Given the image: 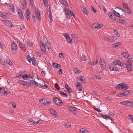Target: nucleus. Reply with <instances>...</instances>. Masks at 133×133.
<instances>
[{"label":"nucleus","instance_id":"nucleus-61","mask_svg":"<svg viewBox=\"0 0 133 133\" xmlns=\"http://www.w3.org/2000/svg\"><path fill=\"white\" fill-rule=\"evenodd\" d=\"M6 63L7 64H9L10 65H12V62L9 60L6 61Z\"/></svg>","mask_w":133,"mask_h":133},{"label":"nucleus","instance_id":"nucleus-32","mask_svg":"<svg viewBox=\"0 0 133 133\" xmlns=\"http://www.w3.org/2000/svg\"><path fill=\"white\" fill-rule=\"evenodd\" d=\"M71 10L69 9L68 8H66L64 9V11L65 12V15L69 14L70 13Z\"/></svg>","mask_w":133,"mask_h":133},{"label":"nucleus","instance_id":"nucleus-24","mask_svg":"<svg viewBox=\"0 0 133 133\" xmlns=\"http://www.w3.org/2000/svg\"><path fill=\"white\" fill-rule=\"evenodd\" d=\"M121 43L120 42H118L114 43L113 44V46L115 48H116L121 45Z\"/></svg>","mask_w":133,"mask_h":133},{"label":"nucleus","instance_id":"nucleus-15","mask_svg":"<svg viewBox=\"0 0 133 133\" xmlns=\"http://www.w3.org/2000/svg\"><path fill=\"white\" fill-rule=\"evenodd\" d=\"M92 26L94 28L98 29L102 27L99 24L96 23L93 24Z\"/></svg>","mask_w":133,"mask_h":133},{"label":"nucleus","instance_id":"nucleus-25","mask_svg":"<svg viewBox=\"0 0 133 133\" xmlns=\"http://www.w3.org/2000/svg\"><path fill=\"white\" fill-rule=\"evenodd\" d=\"M118 22L119 23H121L123 25L125 24V23L126 22V21L125 20L122 18H120L119 19Z\"/></svg>","mask_w":133,"mask_h":133},{"label":"nucleus","instance_id":"nucleus-33","mask_svg":"<svg viewBox=\"0 0 133 133\" xmlns=\"http://www.w3.org/2000/svg\"><path fill=\"white\" fill-rule=\"evenodd\" d=\"M112 12L115 15H116L117 16L120 17H122L120 16L119 14V13L117 12L115 10H113Z\"/></svg>","mask_w":133,"mask_h":133},{"label":"nucleus","instance_id":"nucleus-18","mask_svg":"<svg viewBox=\"0 0 133 133\" xmlns=\"http://www.w3.org/2000/svg\"><path fill=\"white\" fill-rule=\"evenodd\" d=\"M20 10L19 12H18V14L19 17L23 20L24 19V17L23 15V14L22 11L20 9Z\"/></svg>","mask_w":133,"mask_h":133},{"label":"nucleus","instance_id":"nucleus-14","mask_svg":"<svg viewBox=\"0 0 133 133\" xmlns=\"http://www.w3.org/2000/svg\"><path fill=\"white\" fill-rule=\"evenodd\" d=\"M30 13L29 10L28 9H27L26 12V18L27 20L28 21L29 18H30Z\"/></svg>","mask_w":133,"mask_h":133},{"label":"nucleus","instance_id":"nucleus-58","mask_svg":"<svg viewBox=\"0 0 133 133\" xmlns=\"http://www.w3.org/2000/svg\"><path fill=\"white\" fill-rule=\"evenodd\" d=\"M66 39L68 42H69V43H71L72 39H71L70 37H69L68 38V39Z\"/></svg>","mask_w":133,"mask_h":133},{"label":"nucleus","instance_id":"nucleus-31","mask_svg":"<svg viewBox=\"0 0 133 133\" xmlns=\"http://www.w3.org/2000/svg\"><path fill=\"white\" fill-rule=\"evenodd\" d=\"M44 104L48 106L50 105L51 103V102L50 101H48L46 99H44V101L43 102Z\"/></svg>","mask_w":133,"mask_h":133},{"label":"nucleus","instance_id":"nucleus-41","mask_svg":"<svg viewBox=\"0 0 133 133\" xmlns=\"http://www.w3.org/2000/svg\"><path fill=\"white\" fill-rule=\"evenodd\" d=\"M118 65L123 67H125L126 64H125L124 62H121Z\"/></svg>","mask_w":133,"mask_h":133},{"label":"nucleus","instance_id":"nucleus-62","mask_svg":"<svg viewBox=\"0 0 133 133\" xmlns=\"http://www.w3.org/2000/svg\"><path fill=\"white\" fill-rule=\"evenodd\" d=\"M32 76H33V75H32L31 76H30V75H29V81H32V79H33V77Z\"/></svg>","mask_w":133,"mask_h":133},{"label":"nucleus","instance_id":"nucleus-51","mask_svg":"<svg viewBox=\"0 0 133 133\" xmlns=\"http://www.w3.org/2000/svg\"><path fill=\"white\" fill-rule=\"evenodd\" d=\"M93 108L95 110L97 111L98 112H101V111L99 109H98V108H96V107L94 106H93Z\"/></svg>","mask_w":133,"mask_h":133},{"label":"nucleus","instance_id":"nucleus-13","mask_svg":"<svg viewBox=\"0 0 133 133\" xmlns=\"http://www.w3.org/2000/svg\"><path fill=\"white\" fill-rule=\"evenodd\" d=\"M133 91L131 90H126L124 91L125 96L131 95Z\"/></svg>","mask_w":133,"mask_h":133},{"label":"nucleus","instance_id":"nucleus-48","mask_svg":"<svg viewBox=\"0 0 133 133\" xmlns=\"http://www.w3.org/2000/svg\"><path fill=\"white\" fill-rule=\"evenodd\" d=\"M55 87L57 90H59L60 89V87H59L57 83H56L55 85Z\"/></svg>","mask_w":133,"mask_h":133},{"label":"nucleus","instance_id":"nucleus-60","mask_svg":"<svg viewBox=\"0 0 133 133\" xmlns=\"http://www.w3.org/2000/svg\"><path fill=\"white\" fill-rule=\"evenodd\" d=\"M116 96L117 97H123V95L122 94V93H120L119 94H117Z\"/></svg>","mask_w":133,"mask_h":133},{"label":"nucleus","instance_id":"nucleus-46","mask_svg":"<svg viewBox=\"0 0 133 133\" xmlns=\"http://www.w3.org/2000/svg\"><path fill=\"white\" fill-rule=\"evenodd\" d=\"M114 33L117 36L119 37L120 35L117 31H116L115 29H114Z\"/></svg>","mask_w":133,"mask_h":133},{"label":"nucleus","instance_id":"nucleus-53","mask_svg":"<svg viewBox=\"0 0 133 133\" xmlns=\"http://www.w3.org/2000/svg\"><path fill=\"white\" fill-rule=\"evenodd\" d=\"M71 125V124L70 123H68L66 124L65 126L67 128H69L70 127Z\"/></svg>","mask_w":133,"mask_h":133},{"label":"nucleus","instance_id":"nucleus-59","mask_svg":"<svg viewBox=\"0 0 133 133\" xmlns=\"http://www.w3.org/2000/svg\"><path fill=\"white\" fill-rule=\"evenodd\" d=\"M36 60L35 57H34V65L36 66L37 65Z\"/></svg>","mask_w":133,"mask_h":133},{"label":"nucleus","instance_id":"nucleus-17","mask_svg":"<svg viewBox=\"0 0 133 133\" xmlns=\"http://www.w3.org/2000/svg\"><path fill=\"white\" fill-rule=\"evenodd\" d=\"M18 82L19 84L23 85L26 86L28 85V83L26 81H24L22 80H19L18 81Z\"/></svg>","mask_w":133,"mask_h":133},{"label":"nucleus","instance_id":"nucleus-1","mask_svg":"<svg viewBox=\"0 0 133 133\" xmlns=\"http://www.w3.org/2000/svg\"><path fill=\"white\" fill-rule=\"evenodd\" d=\"M35 16L34 15V19H36V17L38 21H41V11H39L38 8H36L35 9Z\"/></svg>","mask_w":133,"mask_h":133},{"label":"nucleus","instance_id":"nucleus-36","mask_svg":"<svg viewBox=\"0 0 133 133\" xmlns=\"http://www.w3.org/2000/svg\"><path fill=\"white\" fill-rule=\"evenodd\" d=\"M87 130L84 128H81L80 129V132L82 133H86L87 131H86Z\"/></svg>","mask_w":133,"mask_h":133},{"label":"nucleus","instance_id":"nucleus-56","mask_svg":"<svg viewBox=\"0 0 133 133\" xmlns=\"http://www.w3.org/2000/svg\"><path fill=\"white\" fill-rule=\"evenodd\" d=\"M111 19L112 20L114 21H116V17L114 15L112 16V17H111Z\"/></svg>","mask_w":133,"mask_h":133},{"label":"nucleus","instance_id":"nucleus-2","mask_svg":"<svg viewBox=\"0 0 133 133\" xmlns=\"http://www.w3.org/2000/svg\"><path fill=\"white\" fill-rule=\"evenodd\" d=\"M128 86L124 83H121L117 85L116 88L118 89L121 90H125L128 88Z\"/></svg>","mask_w":133,"mask_h":133},{"label":"nucleus","instance_id":"nucleus-12","mask_svg":"<svg viewBox=\"0 0 133 133\" xmlns=\"http://www.w3.org/2000/svg\"><path fill=\"white\" fill-rule=\"evenodd\" d=\"M60 2L63 5L68 7V5L66 1L65 0H59Z\"/></svg>","mask_w":133,"mask_h":133},{"label":"nucleus","instance_id":"nucleus-34","mask_svg":"<svg viewBox=\"0 0 133 133\" xmlns=\"http://www.w3.org/2000/svg\"><path fill=\"white\" fill-rule=\"evenodd\" d=\"M127 105L133 106V102L130 101H127Z\"/></svg>","mask_w":133,"mask_h":133},{"label":"nucleus","instance_id":"nucleus-5","mask_svg":"<svg viewBox=\"0 0 133 133\" xmlns=\"http://www.w3.org/2000/svg\"><path fill=\"white\" fill-rule=\"evenodd\" d=\"M99 63L101 67L104 68L105 64L104 59L102 58H100Z\"/></svg>","mask_w":133,"mask_h":133},{"label":"nucleus","instance_id":"nucleus-43","mask_svg":"<svg viewBox=\"0 0 133 133\" xmlns=\"http://www.w3.org/2000/svg\"><path fill=\"white\" fill-rule=\"evenodd\" d=\"M63 36L66 39H67L69 37V34L67 33H65L63 34Z\"/></svg>","mask_w":133,"mask_h":133},{"label":"nucleus","instance_id":"nucleus-38","mask_svg":"<svg viewBox=\"0 0 133 133\" xmlns=\"http://www.w3.org/2000/svg\"><path fill=\"white\" fill-rule=\"evenodd\" d=\"M24 80H26L28 78L29 76L26 74H24L22 76Z\"/></svg>","mask_w":133,"mask_h":133},{"label":"nucleus","instance_id":"nucleus-9","mask_svg":"<svg viewBox=\"0 0 133 133\" xmlns=\"http://www.w3.org/2000/svg\"><path fill=\"white\" fill-rule=\"evenodd\" d=\"M19 46L20 48L24 52L26 51V49L25 47V46L23 45L21 42H19Z\"/></svg>","mask_w":133,"mask_h":133},{"label":"nucleus","instance_id":"nucleus-7","mask_svg":"<svg viewBox=\"0 0 133 133\" xmlns=\"http://www.w3.org/2000/svg\"><path fill=\"white\" fill-rule=\"evenodd\" d=\"M17 45L15 42H13L11 44V49L12 51L17 50Z\"/></svg>","mask_w":133,"mask_h":133},{"label":"nucleus","instance_id":"nucleus-6","mask_svg":"<svg viewBox=\"0 0 133 133\" xmlns=\"http://www.w3.org/2000/svg\"><path fill=\"white\" fill-rule=\"evenodd\" d=\"M41 50L43 54L44 55H47V52L46 51V49L45 45H40Z\"/></svg>","mask_w":133,"mask_h":133},{"label":"nucleus","instance_id":"nucleus-57","mask_svg":"<svg viewBox=\"0 0 133 133\" xmlns=\"http://www.w3.org/2000/svg\"><path fill=\"white\" fill-rule=\"evenodd\" d=\"M92 94L93 96L96 97L97 96L96 93L95 91H93L92 92Z\"/></svg>","mask_w":133,"mask_h":133},{"label":"nucleus","instance_id":"nucleus-54","mask_svg":"<svg viewBox=\"0 0 133 133\" xmlns=\"http://www.w3.org/2000/svg\"><path fill=\"white\" fill-rule=\"evenodd\" d=\"M121 104L124 105H127V101L122 102L121 103Z\"/></svg>","mask_w":133,"mask_h":133},{"label":"nucleus","instance_id":"nucleus-42","mask_svg":"<svg viewBox=\"0 0 133 133\" xmlns=\"http://www.w3.org/2000/svg\"><path fill=\"white\" fill-rule=\"evenodd\" d=\"M120 62V61L119 60H118L117 61L115 60L113 62V63L115 65L118 64H118Z\"/></svg>","mask_w":133,"mask_h":133},{"label":"nucleus","instance_id":"nucleus-19","mask_svg":"<svg viewBox=\"0 0 133 133\" xmlns=\"http://www.w3.org/2000/svg\"><path fill=\"white\" fill-rule=\"evenodd\" d=\"M52 66L56 68H60L61 66V65L60 64L55 63H53Z\"/></svg>","mask_w":133,"mask_h":133},{"label":"nucleus","instance_id":"nucleus-40","mask_svg":"<svg viewBox=\"0 0 133 133\" xmlns=\"http://www.w3.org/2000/svg\"><path fill=\"white\" fill-rule=\"evenodd\" d=\"M125 11L126 12L129 14H131V12L130 10L129 7H128L126 9H125Z\"/></svg>","mask_w":133,"mask_h":133},{"label":"nucleus","instance_id":"nucleus-23","mask_svg":"<svg viewBox=\"0 0 133 133\" xmlns=\"http://www.w3.org/2000/svg\"><path fill=\"white\" fill-rule=\"evenodd\" d=\"M78 80H80L83 82H84L85 81L84 78L83 76H80L77 77Z\"/></svg>","mask_w":133,"mask_h":133},{"label":"nucleus","instance_id":"nucleus-55","mask_svg":"<svg viewBox=\"0 0 133 133\" xmlns=\"http://www.w3.org/2000/svg\"><path fill=\"white\" fill-rule=\"evenodd\" d=\"M75 73H80V71L79 70V69L77 68H76L75 69Z\"/></svg>","mask_w":133,"mask_h":133},{"label":"nucleus","instance_id":"nucleus-28","mask_svg":"<svg viewBox=\"0 0 133 133\" xmlns=\"http://www.w3.org/2000/svg\"><path fill=\"white\" fill-rule=\"evenodd\" d=\"M6 25V26H10L12 27V23L9 21H7L5 22Z\"/></svg>","mask_w":133,"mask_h":133},{"label":"nucleus","instance_id":"nucleus-26","mask_svg":"<svg viewBox=\"0 0 133 133\" xmlns=\"http://www.w3.org/2000/svg\"><path fill=\"white\" fill-rule=\"evenodd\" d=\"M68 110L72 112L76 111L77 110V108L75 107H70Z\"/></svg>","mask_w":133,"mask_h":133},{"label":"nucleus","instance_id":"nucleus-50","mask_svg":"<svg viewBox=\"0 0 133 133\" xmlns=\"http://www.w3.org/2000/svg\"><path fill=\"white\" fill-rule=\"evenodd\" d=\"M27 44L28 46H30L32 47L33 45V43L30 41L27 42Z\"/></svg>","mask_w":133,"mask_h":133},{"label":"nucleus","instance_id":"nucleus-8","mask_svg":"<svg viewBox=\"0 0 133 133\" xmlns=\"http://www.w3.org/2000/svg\"><path fill=\"white\" fill-rule=\"evenodd\" d=\"M43 3L45 7L47 8L48 11H49L50 10V8L49 5L48 4V2L47 0H43Z\"/></svg>","mask_w":133,"mask_h":133},{"label":"nucleus","instance_id":"nucleus-39","mask_svg":"<svg viewBox=\"0 0 133 133\" xmlns=\"http://www.w3.org/2000/svg\"><path fill=\"white\" fill-rule=\"evenodd\" d=\"M82 10L83 13H84L86 15L88 14V13L87 12V10L85 8H83L82 9Z\"/></svg>","mask_w":133,"mask_h":133},{"label":"nucleus","instance_id":"nucleus-22","mask_svg":"<svg viewBox=\"0 0 133 133\" xmlns=\"http://www.w3.org/2000/svg\"><path fill=\"white\" fill-rule=\"evenodd\" d=\"M10 5V6L8 7L9 9L12 12L14 11L15 9L14 5L12 4H11Z\"/></svg>","mask_w":133,"mask_h":133},{"label":"nucleus","instance_id":"nucleus-45","mask_svg":"<svg viewBox=\"0 0 133 133\" xmlns=\"http://www.w3.org/2000/svg\"><path fill=\"white\" fill-rule=\"evenodd\" d=\"M50 42V41H49V42H48V41L47 42H46L45 43L46 46L49 49L50 48V46L49 45V42Z\"/></svg>","mask_w":133,"mask_h":133},{"label":"nucleus","instance_id":"nucleus-35","mask_svg":"<svg viewBox=\"0 0 133 133\" xmlns=\"http://www.w3.org/2000/svg\"><path fill=\"white\" fill-rule=\"evenodd\" d=\"M43 122V121L41 119H39L37 122H34V124H42Z\"/></svg>","mask_w":133,"mask_h":133},{"label":"nucleus","instance_id":"nucleus-20","mask_svg":"<svg viewBox=\"0 0 133 133\" xmlns=\"http://www.w3.org/2000/svg\"><path fill=\"white\" fill-rule=\"evenodd\" d=\"M121 55L124 58H128V55H129V54L128 52H125L121 53Z\"/></svg>","mask_w":133,"mask_h":133},{"label":"nucleus","instance_id":"nucleus-16","mask_svg":"<svg viewBox=\"0 0 133 133\" xmlns=\"http://www.w3.org/2000/svg\"><path fill=\"white\" fill-rule=\"evenodd\" d=\"M49 112L54 116L57 117V115L56 111L54 109H51L50 110Z\"/></svg>","mask_w":133,"mask_h":133},{"label":"nucleus","instance_id":"nucleus-4","mask_svg":"<svg viewBox=\"0 0 133 133\" xmlns=\"http://www.w3.org/2000/svg\"><path fill=\"white\" fill-rule=\"evenodd\" d=\"M55 104L58 105H61L63 104L60 99L57 97L54 98L53 99Z\"/></svg>","mask_w":133,"mask_h":133},{"label":"nucleus","instance_id":"nucleus-64","mask_svg":"<svg viewBox=\"0 0 133 133\" xmlns=\"http://www.w3.org/2000/svg\"><path fill=\"white\" fill-rule=\"evenodd\" d=\"M108 16H109V17L111 18V17H112V16L114 15L111 13H109L108 14Z\"/></svg>","mask_w":133,"mask_h":133},{"label":"nucleus","instance_id":"nucleus-49","mask_svg":"<svg viewBox=\"0 0 133 133\" xmlns=\"http://www.w3.org/2000/svg\"><path fill=\"white\" fill-rule=\"evenodd\" d=\"M68 92L69 94L71 93V92L72 91V90L71 88H69L66 89Z\"/></svg>","mask_w":133,"mask_h":133},{"label":"nucleus","instance_id":"nucleus-63","mask_svg":"<svg viewBox=\"0 0 133 133\" xmlns=\"http://www.w3.org/2000/svg\"><path fill=\"white\" fill-rule=\"evenodd\" d=\"M49 17L50 20V22L51 23H52V16L49 15Z\"/></svg>","mask_w":133,"mask_h":133},{"label":"nucleus","instance_id":"nucleus-30","mask_svg":"<svg viewBox=\"0 0 133 133\" xmlns=\"http://www.w3.org/2000/svg\"><path fill=\"white\" fill-rule=\"evenodd\" d=\"M60 94L62 95L63 97H65L66 98H67L68 97V95L66 94L65 93L63 92V91H60Z\"/></svg>","mask_w":133,"mask_h":133},{"label":"nucleus","instance_id":"nucleus-29","mask_svg":"<svg viewBox=\"0 0 133 133\" xmlns=\"http://www.w3.org/2000/svg\"><path fill=\"white\" fill-rule=\"evenodd\" d=\"M126 66H132V63L131 60L130 59H128L126 64Z\"/></svg>","mask_w":133,"mask_h":133},{"label":"nucleus","instance_id":"nucleus-37","mask_svg":"<svg viewBox=\"0 0 133 133\" xmlns=\"http://www.w3.org/2000/svg\"><path fill=\"white\" fill-rule=\"evenodd\" d=\"M127 67V70L128 72H130L132 70V66H125Z\"/></svg>","mask_w":133,"mask_h":133},{"label":"nucleus","instance_id":"nucleus-3","mask_svg":"<svg viewBox=\"0 0 133 133\" xmlns=\"http://www.w3.org/2000/svg\"><path fill=\"white\" fill-rule=\"evenodd\" d=\"M110 115L109 114L107 116L106 114H105V115L103 114H101V116L104 119H109L111 121H112V118L111 117V116H113L114 114L112 113V112H110Z\"/></svg>","mask_w":133,"mask_h":133},{"label":"nucleus","instance_id":"nucleus-47","mask_svg":"<svg viewBox=\"0 0 133 133\" xmlns=\"http://www.w3.org/2000/svg\"><path fill=\"white\" fill-rule=\"evenodd\" d=\"M91 9L95 13H96L97 12L96 10H95V8L92 6H91Z\"/></svg>","mask_w":133,"mask_h":133},{"label":"nucleus","instance_id":"nucleus-21","mask_svg":"<svg viewBox=\"0 0 133 133\" xmlns=\"http://www.w3.org/2000/svg\"><path fill=\"white\" fill-rule=\"evenodd\" d=\"M26 59L29 62H31V61H32V63L33 64V59L32 60V58L30 57L29 55H27L26 56Z\"/></svg>","mask_w":133,"mask_h":133},{"label":"nucleus","instance_id":"nucleus-11","mask_svg":"<svg viewBox=\"0 0 133 133\" xmlns=\"http://www.w3.org/2000/svg\"><path fill=\"white\" fill-rule=\"evenodd\" d=\"M35 55L38 58L41 57V54L39 51L38 49L35 51Z\"/></svg>","mask_w":133,"mask_h":133},{"label":"nucleus","instance_id":"nucleus-27","mask_svg":"<svg viewBox=\"0 0 133 133\" xmlns=\"http://www.w3.org/2000/svg\"><path fill=\"white\" fill-rule=\"evenodd\" d=\"M0 92L2 93H4L5 94H8L7 91L5 90V89L4 88L2 89L1 88H0Z\"/></svg>","mask_w":133,"mask_h":133},{"label":"nucleus","instance_id":"nucleus-44","mask_svg":"<svg viewBox=\"0 0 133 133\" xmlns=\"http://www.w3.org/2000/svg\"><path fill=\"white\" fill-rule=\"evenodd\" d=\"M109 69L111 71H117L118 70V68L117 67H113L111 69V68L109 67Z\"/></svg>","mask_w":133,"mask_h":133},{"label":"nucleus","instance_id":"nucleus-10","mask_svg":"<svg viewBox=\"0 0 133 133\" xmlns=\"http://www.w3.org/2000/svg\"><path fill=\"white\" fill-rule=\"evenodd\" d=\"M76 85L78 88V90L79 91H81L82 89V86L81 85L80 83L78 82H76Z\"/></svg>","mask_w":133,"mask_h":133},{"label":"nucleus","instance_id":"nucleus-52","mask_svg":"<svg viewBox=\"0 0 133 133\" xmlns=\"http://www.w3.org/2000/svg\"><path fill=\"white\" fill-rule=\"evenodd\" d=\"M123 5L124 8L125 9H126L127 8L129 7L125 3H123Z\"/></svg>","mask_w":133,"mask_h":133}]
</instances>
